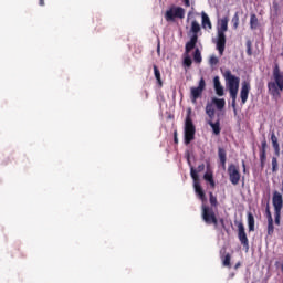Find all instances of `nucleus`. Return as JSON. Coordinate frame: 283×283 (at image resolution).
Here are the masks:
<instances>
[{"label":"nucleus","instance_id":"1","mask_svg":"<svg viewBox=\"0 0 283 283\" xmlns=\"http://www.w3.org/2000/svg\"><path fill=\"white\" fill-rule=\"evenodd\" d=\"M272 76L274 82L268 83V90L273 98H280V92H283V72L280 70V64H274Z\"/></svg>","mask_w":283,"mask_h":283},{"label":"nucleus","instance_id":"2","mask_svg":"<svg viewBox=\"0 0 283 283\" xmlns=\"http://www.w3.org/2000/svg\"><path fill=\"white\" fill-rule=\"evenodd\" d=\"M223 76L228 83L230 97L232 98V108L237 112L235 101L238 99V90H240V77L231 74V71H226Z\"/></svg>","mask_w":283,"mask_h":283},{"label":"nucleus","instance_id":"3","mask_svg":"<svg viewBox=\"0 0 283 283\" xmlns=\"http://www.w3.org/2000/svg\"><path fill=\"white\" fill-rule=\"evenodd\" d=\"M272 206L274 209V224H276V227H280L282 220L283 196L277 190L273 191Z\"/></svg>","mask_w":283,"mask_h":283},{"label":"nucleus","instance_id":"4","mask_svg":"<svg viewBox=\"0 0 283 283\" xmlns=\"http://www.w3.org/2000/svg\"><path fill=\"white\" fill-rule=\"evenodd\" d=\"M192 140H196V125H193L191 115H187L184 128V143L185 145H191Z\"/></svg>","mask_w":283,"mask_h":283},{"label":"nucleus","instance_id":"5","mask_svg":"<svg viewBox=\"0 0 283 283\" xmlns=\"http://www.w3.org/2000/svg\"><path fill=\"white\" fill-rule=\"evenodd\" d=\"M201 218L206 224H213L214 229H218V217L216 216V211H213V208L207 205H202Z\"/></svg>","mask_w":283,"mask_h":283},{"label":"nucleus","instance_id":"6","mask_svg":"<svg viewBox=\"0 0 283 283\" xmlns=\"http://www.w3.org/2000/svg\"><path fill=\"white\" fill-rule=\"evenodd\" d=\"M228 176L231 185L237 187V185H240V180L242 178V175L240 174V167H238L234 164H230L228 166Z\"/></svg>","mask_w":283,"mask_h":283},{"label":"nucleus","instance_id":"7","mask_svg":"<svg viewBox=\"0 0 283 283\" xmlns=\"http://www.w3.org/2000/svg\"><path fill=\"white\" fill-rule=\"evenodd\" d=\"M190 176L195 181V191L197 196H199V199L205 202L207 200V196L205 195V190H202V187L200 186V177L198 176V172H196V170L193 169V166L190 167Z\"/></svg>","mask_w":283,"mask_h":283},{"label":"nucleus","instance_id":"8","mask_svg":"<svg viewBox=\"0 0 283 283\" xmlns=\"http://www.w3.org/2000/svg\"><path fill=\"white\" fill-rule=\"evenodd\" d=\"M166 21H176V19H185V9L182 7H171L165 13Z\"/></svg>","mask_w":283,"mask_h":283},{"label":"nucleus","instance_id":"9","mask_svg":"<svg viewBox=\"0 0 283 283\" xmlns=\"http://www.w3.org/2000/svg\"><path fill=\"white\" fill-rule=\"evenodd\" d=\"M205 87H207V83L205 82V78L201 77V80L199 81L198 87L190 88L191 103L193 104L198 103V98L202 96V92H205Z\"/></svg>","mask_w":283,"mask_h":283},{"label":"nucleus","instance_id":"10","mask_svg":"<svg viewBox=\"0 0 283 283\" xmlns=\"http://www.w3.org/2000/svg\"><path fill=\"white\" fill-rule=\"evenodd\" d=\"M234 223L238 228L239 242L242 244V247L249 249V238L247 237V232L244 230V223H242V221H234Z\"/></svg>","mask_w":283,"mask_h":283},{"label":"nucleus","instance_id":"11","mask_svg":"<svg viewBox=\"0 0 283 283\" xmlns=\"http://www.w3.org/2000/svg\"><path fill=\"white\" fill-rule=\"evenodd\" d=\"M265 218L268 220V235L275 233V226L273 224V214L271 213V205L268 202L265 207Z\"/></svg>","mask_w":283,"mask_h":283},{"label":"nucleus","instance_id":"12","mask_svg":"<svg viewBox=\"0 0 283 283\" xmlns=\"http://www.w3.org/2000/svg\"><path fill=\"white\" fill-rule=\"evenodd\" d=\"M249 92H251V83H249L248 81H243L240 91V98L242 105H244L247 101H249Z\"/></svg>","mask_w":283,"mask_h":283},{"label":"nucleus","instance_id":"13","mask_svg":"<svg viewBox=\"0 0 283 283\" xmlns=\"http://www.w3.org/2000/svg\"><path fill=\"white\" fill-rule=\"evenodd\" d=\"M227 48V35L222 32H218V38H217V50L222 56L224 54V49Z\"/></svg>","mask_w":283,"mask_h":283},{"label":"nucleus","instance_id":"14","mask_svg":"<svg viewBox=\"0 0 283 283\" xmlns=\"http://www.w3.org/2000/svg\"><path fill=\"white\" fill-rule=\"evenodd\" d=\"M269 145L266 144V138H263L261 142V147L259 148V156H260V163L261 167L263 169L264 165H266V148Z\"/></svg>","mask_w":283,"mask_h":283},{"label":"nucleus","instance_id":"15","mask_svg":"<svg viewBox=\"0 0 283 283\" xmlns=\"http://www.w3.org/2000/svg\"><path fill=\"white\" fill-rule=\"evenodd\" d=\"M201 25L203 30H213V24H211V19H209V15L202 11L201 12Z\"/></svg>","mask_w":283,"mask_h":283},{"label":"nucleus","instance_id":"16","mask_svg":"<svg viewBox=\"0 0 283 283\" xmlns=\"http://www.w3.org/2000/svg\"><path fill=\"white\" fill-rule=\"evenodd\" d=\"M213 83H214V92H216L217 96H224V87L220 83V77L214 76Z\"/></svg>","mask_w":283,"mask_h":283},{"label":"nucleus","instance_id":"17","mask_svg":"<svg viewBox=\"0 0 283 283\" xmlns=\"http://www.w3.org/2000/svg\"><path fill=\"white\" fill-rule=\"evenodd\" d=\"M218 156H219V160L222 166V169H227V150L222 147H219Z\"/></svg>","mask_w":283,"mask_h":283},{"label":"nucleus","instance_id":"18","mask_svg":"<svg viewBox=\"0 0 283 283\" xmlns=\"http://www.w3.org/2000/svg\"><path fill=\"white\" fill-rule=\"evenodd\" d=\"M197 43H198V35H192L190 38V41L186 43V46H185L186 54H189V52H191V50L196 48Z\"/></svg>","mask_w":283,"mask_h":283},{"label":"nucleus","instance_id":"19","mask_svg":"<svg viewBox=\"0 0 283 283\" xmlns=\"http://www.w3.org/2000/svg\"><path fill=\"white\" fill-rule=\"evenodd\" d=\"M208 125H210L212 128L214 136H220V132H222V128H220V119H218L216 123L208 120Z\"/></svg>","mask_w":283,"mask_h":283},{"label":"nucleus","instance_id":"20","mask_svg":"<svg viewBox=\"0 0 283 283\" xmlns=\"http://www.w3.org/2000/svg\"><path fill=\"white\" fill-rule=\"evenodd\" d=\"M271 142L275 156H280V143H277V136H275V133L271 134Z\"/></svg>","mask_w":283,"mask_h":283},{"label":"nucleus","instance_id":"21","mask_svg":"<svg viewBox=\"0 0 283 283\" xmlns=\"http://www.w3.org/2000/svg\"><path fill=\"white\" fill-rule=\"evenodd\" d=\"M211 101H212L213 105H216V107L219 112H222V109H224V105H227V102L224 101V98L213 97Z\"/></svg>","mask_w":283,"mask_h":283},{"label":"nucleus","instance_id":"22","mask_svg":"<svg viewBox=\"0 0 283 283\" xmlns=\"http://www.w3.org/2000/svg\"><path fill=\"white\" fill-rule=\"evenodd\" d=\"M203 179L206 180V182H209L210 187L212 189H216V180L213 179V172H209L207 171L205 175H203Z\"/></svg>","mask_w":283,"mask_h":283},{"label":"nucleus","instance_id":"23","mask_svg":"<svg viewBox=\"0 0 283 283\" xmlns=\"http://www.w3.org/2000/svg\"><path fill=\"white\" fill-rule=\"evenodd\" d=\"M250 28L252 30H258V28H260V21L258 20V15H255V13L250 15Z\"/></svg>","mask_w":283,"mask_h":283},{"label":"nucleus","instance_id":"24","mask_svg":"<svg viewBox=\"0 0 283 283\" xmlns=\"http://www.w3.org/2000/svg\"><path fill=\"white\" fill-rule=\"evenodd\" d=\"M248 227L249 231H255V217L251 212H248Z\"/></svg>","mask_w":283,"mask_h":283},{"label":"nucleus","instance_id":"25","mask_svg":"<svg viewBox=\"0 0 283 283\" xmlns=\"http://www.w3.org/2000/svg\"><path fill=\"white\" fill-rule=\"evenodd\" d=\"M201 28H200V23H198V21H192L191 22V27H190V31L192 32V36H198V33L200 32Z\"/></svg>","mask_w":283,"mask_h":283},{"label":"nucleus","instance_id":"26","mask_svg":"<svg viewBox=\"0 0 283 283\" xmlns=\"http://www.w3.org/2000/svg\"><path fill=\"white\" fill-rule=\"evenodd\" d=\"M153 70H154L155 78H156L159 87H163V80L160 78V70H158L157 65H154Z\"/></svg>","mask_w":283,"mask_h":283},{"label":"nucleus","instance_id":"27","mask_svg":"<svg viewBox=\"0 0 283 283\" xmlns=\"http://www.w3.org/2000/svg\"><path fill=\"white\" fill-rule=\"evenodd\" d=\"M227 30H229V19L223 18L221 20V27H220V30L218 32H222V34H224V32H227Z\"/></svg>","mask_w":283,"mask_h":283},{"label":"nucleus","instance_id":"28","mask_svg":"<svg viewBox=\"0 0 283 283\" xmlns=\"http://www.w3.org/2000/svg\"><path fill=\"white\" fill-rule=\"evenodd\" d=\"M223 266L231 269V254L227 253L226 255L221 256Z\"/></svg>","mask_w":283,"mask_h":283},{"label":"nucleus","instance_id":"29","mask_svg":"<svg viewBox=\"0 0 283 283\" xmlns=\"http://www.w3.org/2000/svg\"><path fill=\"white\" fill-rule=\"evenodd\" d=\"M195 63H202V55L200 53V49H196L193 53Z\"/></svg>","mask_w":283,"mask_h":283},{"label":"nucleus","instance_id":"30","mask_svg":"<svg viewBox=\"0 0 283 283\" xmlns=\"http://www.w3.org/2000/svg\"><path fill=\"white\" fill-rule=\"evenodd\" d=\"M232 23H233V30H238L240 25V15L238 14V12L234 13L232 18Z\"/></svg>","mask_w":283,"mask_h":283},{"label":"nucleus","instance_id":"31","mask_svg":"<svg viewBox=\"0 0 283 283\" xmlns=\"http://www.w3.org/2000/svg\"><path fill=\"white\" fill-rule=\"evenodd\" d=\"M209 202L211 207H218V198L213 196V192H209Z\"/></svg>","mask_w":283,"mask_h":283},{"label":"nucleus","instance_id":"32","mask_svg":"<svg viewBox=\"0 0 283 283\" xmlns=\"http://www.w3.org/2000/svg\"><path fill=\"white\" fill-rule=\"evenodd\" d=\"M193 64V61L191 60V56H189L188 54L184 57V67H191V65Z\"/></svg>","mask_w":283,"mask_h":283},{"label":"nucleus","instance_id":"33","mask_svg":"<svg viewBox=\"0 0 283 283\" xmlns=\"http://www.w3.org/2000/svg\"><path fill=\"white\" fill-rule=\"evenodd\" d=\"M212 112H216V106H214L213 102L211 101V102H208L206 105V114H209Z\"/></svg>","mask_w":283,"mask_h":283},{"label":"nucleus","instance_id":"34","mask_svg":"<svg viewBox=\"0 0 283 283\" xmlns=\"http://www.w3.org/2000/svg\"><path fill=\"white\" fill-rule=\"evenodd\" d=\"M245 48H247V54H248V56H253V50H252L251 40H248V41H247Z\"/></svg>","mask_w":283,"mask_h":283},{"label":"nucleus","instance_id":"35","mask_svg":"<svg viewBox=\"0 0 283 283\" xmlns=\"http://www.w3.org/2000/svg\"><path fill=\"white\" fill-rule=\"evenodd\" d=\"M277 169H279V167H277V157H273L272 158V171H273V174L277 172Z\"/></svg>","mask_w":283,"mask_h":283},{"label":"nucleus","instance_id":"36","mask_svg":"<svg viewBox=\"0 0 283 283\" xmlns=\"http://www.w3.org/2000/svg\"><path fill=\"white\" fill-rule=\"evenodd\" d=\"M209 63H210V65H218L219 60H218V57H216V55H212V56H210Z\"/></svg>","mask_w":283,"mask_h":283},{"label":"nucleus","instance_id":"37","mask_svg":"<svg viewBox=\"0 0 283 283\" xmlns=\"http://www.w3.org/2000/svg\"><path fill=\"white\" fill-rule=\"evenodd\" d=\"M207 116L210 118L209 120H212L213 122V118H216V111L212 112V113H206Z\"/></svg>","mask_w":283,"mask_h":283},{"label":"nucleus","instance_id":"38","mask_svg":"<svg viewBox=\"0 0 283 283\" xmlns=\"http://www.w3.org/2000/svg\"><path fill=\"white\" fill-rule=\"evenodd\" d=\"M174 143L178 145V130H174Z\"/></svg>","mask_w":283,"mask_h":283},{"label":"nucleus","instance_id":"39","mask_svg":"<svg viewBox=\"0 0 283 283\" xmlns=\"http://www.w3.org/2000/svg\"><path fill=\"white\" fill-rule=\"evenodd\" d=\"M205 169V164H201L197 167L196 174H200Z\"/></svg>","mask_w":283,"mask_h":283},{"label":"nucleus","instance_id":"40","mask_svg":"<svg viewBox=\"0 0 283 283\" xmlns=\"http://www.w3.org/2000/svg\"><path fill=\"white\" fill-rule=\"evenodd\" d=\"M182 1L185 3L186 8H189V6H191V2L189 0H182Z\"/></svg>","mask_w":283,"mask_h":283},{"label":"nucleus","instance_id":"41","mask_svg":"<svg viewBox=\"0 0 283 283\" xmlns=\"http://www.w3.org/2000/svg\"><path fill=\"white\" fill-rule=\"evenodd\" d=\"M242 167H243V174L247 172V164L244 163V160H242Z\"/></svg>","mask_w":283,"mask_h":283},{"label":"nucleus","instance_id":"42","mask_svg":"<svg viewBox=\"0 0 283 283\" xmlns=\"http://www.w3.org/2000/svg\"><path fill=\"white\" fill-rule=\"evenodd\" d=\"M219 222H220L222 229H224V227H226V226H224V219H223V218L219 219Z\"/></svg>","mask_w":283,"mask_h":283},{"label":"nucleus","instance_id":"43","mask_svg":"<svg viewBox=\"0 0 283 283\" xmlns=\"http://www.w3.org/2000/svg\"><path fill=\"white\" fill-rule=\"evenodd\" d=\"M39 6H45V0H39Z\"/></svg>","mask_w":283,"mask_h":283},{"label":"nucleus","instance_id":"44","mask_svg":"<svg viewBox=\"0 0 283 283\" xmlns=\"http://www.w3.org/2000/svg\"><path fill=\"white\" fill-rule=\"evenodd\" d=\"M234 269H235V270L240 269V263H237V264L234 265Z\"/></svg>","mask_w":283,"mask_h":283},{"label":"nucleus","instance_id":"45","mask_svg":"<svg viewBox=\"0 0 283 283\" xmlns=\"http://www.w3.org/2000/svg\"><path fill=\"white\" fill-rule=\"evenodd\" d=\"M230 277H231V279L235 277V273H231V274H230Z\"/></svg>","mask_w":283,"mask_h":283},{"label":"nucleus","instance_id":"46","mask_svg":"<svg viewBox=\"0 0 283 283\" xmlns=\"http://www.w3.org/2000/svg\"><path fill=\"white\" fill-rule=\"evenodd\" d=\"M145 94H146V98H148L149 96V93L147 91H145Z\"/></svg>","mask_w":283,"mask_h":283},{"label":"nucleus","instance_id":"47","mask_svg":"<svg viewBox=\"0 0 283 283\" xmlns=\"http://www.w3.org/2000/svg\"><path fill=\"white\" fill-rule=\"evenodd\" d=\"M157 52H160V46H158Z\"/></svg>","mask_w":283,"mask_h":283},{"label":"nucleus","instance_id":"48","mask_svg":"<svg viewBox=\"0 0 283 283\" xmlns=\"http://www.w3.org/2000/svg\"><path fill=\"white\" fill-rule=\"evenodd\" d=\"M281 269H282V271H283V263H282V265H281Z\"/></svg>","mask_w":283,"mask_h":283}]
</instances>
